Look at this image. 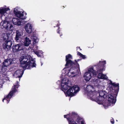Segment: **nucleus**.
Here are the masks:
<instances>
[{
  "instance_id": "f257e3e1",
  "label": "nucleus",
  "mask_w": 124,
  "mask_h": 124,
  "mask_svg": "<svg viewBox=\"0 0 124 124\" xmlns=\"http://www.w3.org/2000/svg\"><path fill=\"white\" fill-rule=\"evenodd\" d=\"M66 64L65 65V67L64 68L62 71V76L61 78H63L66 76H68L69 77H72L76 76L77 74L76 73L75 67H73V66H76L78 68L77 70L78 75H80L81 73L80 70L79 66L77 62L79 61L80 59H78L77 61L75 60V62L74 63L70 59H72L71 55L70 54H68L66 56Z\"/></svg>"
},
{
  "instance_id": "f03ea898",
  "label": "nucleus",
  "mask_w": 124,
  "mask_h": 124,
  "mask_svg": "<svg viewBox=\"0 0 124 124\" xmlns=\"http://www.w3.org/2000/svg\"><path fill=\"white\" fill-rule=\"evenodd\" d=\"M57 83L58 85H61L62 90L64 92L66 96H73L80 90L79 87L77 85H75L70 86L69 80L66 78H63L61 82L58 81Z\"/></svg>"
},
{
  "instance_id": "7ed1b4c3",
  "label": "nucleus",
  "mask_w": 124,
  "mask_h": 124,
  "mask_svg": "<svg viewBox=\"0 0 124 124\" xmlns=\"http://www.w3.org/2000/svg\"><path fill=\"white\" fill-rule=\"evenodd\" d=\"M108 87L106 91L102 90L100 91H99L98 93L97 92H95V98L97 99V98L98 100L102 103L101 104L98 103L99 104H103L104 98L106 97V95L108 93H112L115 91V90L114 89L115 87L117 86L118 88H119V84L118 83L115 84V83H113L110 80H108Z\"/></svg>"
},
{
  "instance_id": "20e7f679",
  "label": "nucleus",
  "mask_w": 124,
  "mask_h": 124,
  "mask_svg": "<svg viewBox=\"0 0 124 124\" xmlns=\"http://www.w3.org/2000/svg\"><path fill=\"white\" fill-rule=\"evenodd\" d=\"M19 60L21 65L23 69H30L32 68L36 67V64L35 59L30 55H27L21 56Z\"/></svg>"
},
{
  "instance_id": "39448f33",
  "label": "nucleus",
  "mask_w": 124,
  "mask_h": 124,
  "mask_svg": "<svg viewBox=\"0 0 124 124\" xmlns=\"http://www.w3.org/2000/svg\"><path fill=\"white\" fill-rule=\"evenodd\" d=\"M31 40L29 38L26 37L24 40V45L21 43H19L14 45L12 47L13 51L14 53L24 52L26 50L24 46H28L31 43Z\"/></svg>"
},
{
  "instance_id": "423d86ee",
  "label": "nucleus",
  "mask_w": 124,
  "mask_h": 124,
  "mask_svg": "<svg viewBox=\"0 0 124 124\" xmlns=\"http://www.w3.org/2000/svg\"><path fill=\"white\" fill-rule=\"evenodd\" d=\"M84 87H86L85 89V92L87 95L88 98L92 101H96L98 103L100 104L102 103V102H100L98 100L97 98V99L95 98V93L96 92L93 86L90 85H85Z\"/></svg>"
},
{
  "instance_id": "0eeeda50",
  "label": "nucleus",
  "mask_w": 124,
  "mask_h": 124,
  "mask_svg": "<svg viewBox=\"0 0 124 124\" xmlns=\"http://www.w3.org/2000/svg\"><path fill=\"white\" fill-rule=\"evenodd\" d=\"M115 91H115L112 93L108 94V102L107 101L103 102V104L105 109H107L108 106L114 105L116 103V97L117 94Z\"/></svg>"
},
{
  "instance_id": "6e6552de",
  "label": "nucleus",
  "mask_w": 124,
  "mask_h": 124,
  "mask_svg": "<svg viewBox=\"0 0 124 124\" xmlns=\"http://www.w3.org/2000/svg\"><path fill=\"white\" fill-rule=\"evenodd\" d=\"M18 86V82H17L16 85H14V86L12 87L11 91L8 94L3 100V101L6 103H8L11 98L17 92V90Z\"/></svg>"
},
{
  "instance_id": "1a4fd4ad",
  "label": "nucleus",
  "mask_w": 124,
  "mask_h": 124,
  "mask_svg": "<svg viewBox=\"0 0 124 124\" xmlns=\"http://www.w3.org/2000/svg\"><path fill=\"white\" fill-rule=\"evenodd\" d=\"M99 72V71H98ZM100 72V73H99L98 75V78L97 79H93V81L94 82V83L96 84L95 85V86H97L98 88H99L100 89H102V88L104 87L103 86L101 85V81L100 80V79H103L104 80H108V77L107 76L106 74H104L101 73V72Z\"/></svg>"
},
{
  "instance_id": "9d476101",
  "label": "nucleus",
  "mask_w": 124,
  "mask_h": 124,
  "mask_svg": "<svg viewBox=\"0 0 124 124\" xmlns=\"http://www.w3.org/2000/svg\"><path fill=\"white\" fill-rule=\"evenodd\" d=\"M106 64L105 60H101L99 61L98 64L96 65V70L97 71L101 72L105 70V65Z\"/></svg>"
},
{
  "instance_id": "9b49d317",
  "label": "nucleus",
  "mask_w": 124,
  "mask_h": 124,
  "mask_svg": "<svg viewBox=\"0 0 124 124\" xmlns=\"http://www.w3.org/2000/svg\"><path fill=\"white\" fill-rule=\"evenodd\" d=\"M10 9L9 7H7L6 6H4L3 7L0 8V14L1 16H4L6 17L9 16V14L7 12L10 10Z\"/></svg>"
},
{
  "instance_id": "f8f14e48",
  "label": "nucleus",
  "mask_w": 124,
  "mask_h": 124,
  "mask_svg": "<svg viewBox=\"0 0 124 124\" xmlns=\"http://www.w3.org/2000/svg\"><path fill=\"white\" fill-rule=\"evenodd\" d=\"M23 32L20 30H17L16 31L15 39L17 42H20L23 38Z\"/></svg>"
},
{
  "instance_id": "ddd939ff",
  "label": "nucleus",
  "mask_w": 124,
  "mask_h": 124,
  "mask_svg": "<svg viewBox=\"0 0 124 124\" xmlns=\"http://www.w3.org/2000/svg\"><path fill=\"white\" fill-rule=\"evenodd\" d=\"M12 42L11 39L6 41L3 45V48L6 51L10 50Z\"/></svg>"
},
{
  "instance_id": "4468645a",
  "label": "nucleus",
  "mask_w": 124,
  "mask_h": 124,
  "mask_svg": "<svg viewBox=\"0 0 124 124\" xmlns=\"http://www.w3.org/2000/svg\"><path fill=\"white\" fill-rule=\"evenodd\" d=\"M12 22L14 24L18 26L23 25L26 23L25 21L15 18L12 19Z\"/></svg>"
},
{
  "instance_id": "2eb2a0df",
  "label": "nucleus",
  "mask_w": 124,
  "mask_h": 124,
  "mask_svg": "<svg viewBox=\"0 0 124 124\" xmlns=\"http://www.w3.org/2000/svg\"><path fill=\"white\" fill-rule=\"evenodd\" d=\"M32 25L31 23H29L26 24L24 26V29L25 31L28 33H31Z\"/></svg>"
},
{
  "instance_id": "dca6fc26",
  "label": "nucleus",
  "mask_w": 124,
  "mask_h": 124,
  "mask_svg": "<svg viewBox=\"0 0 124 124\" xmlns=\"http://www.w3.org/2000/svg\"><path fill=\"white\" fill-rule=\"evenodd\" d=\"M96 66H93L91 67H89L88 68L87 71L86 72H88L91 73H92L93 75L94 76H96L98 74V71H96L95 70H94L95 68H96Z\"/></svg>"
},
{
  "instance_id": "f3484780",
  "label": "nucleus",
  "mask_w": 124,
  "mask_h": 124,
  "mask_svg": "<svg viewBox=\"0 0 124 124\" xmlns=\"http://www.w3.org/2000/svg\"><path fill=\"white\" fill-rule=\"evenodd\" d=\"M23 72V70H18L15 71L13 75L16 78H20L22 76Z\"/></svg>"
},
{
  "instance_id": "a211bd4d",
  "label": "nucleus",
  "mask_w": 124,
  "mask_h": 124,
  "mask_svg": "<svg viewBox=\"0 0 124 124\" xmlns=\"http://www.w3.org/2000/svg\"><path fill=\"white\" fill-rule=\"evenodd\" d=\"M83 77L86 81H89L92 78V74L91 73L86 71L84 74Z\"/></svg>"
},
{
  "instance_id": "6ab92c4d",
  "label": "nucleus",
  "mask_w": 124,
  "mask_h": 124,
  "mask_svg": "<svg viewBox=\"0 0 124 124\" xmlns=\"http://www.w3.org/2000/svg\"><path fill=\"white\" fill-rule=\"evenodd\" d=\"M14 59H8L5 60L3 63L4 67H7L13 63Z\"/></svg>"
},
{
  "instance_id": "aec40b11",
  "label": "nucleus",
  "mask_w": 124,
  "mask_h": 124,
  "mask_svg": "<svg viewBox=\"0 0 124 124\" xmlns=\"http://www.w3.org/2000/svg\"><path fill=\"white\" fill-rule=\"evenodd\" d=\"M23 13V11H20L16 14L15 16L19 19L24 21V19L26 18V17L24 16Z\"/></svg>"
},
{
  "instance_id": "412c9836",
  "label": "nucleus",
  "mask_w": 124,
  "mask_h": 124,
  "mask_svg": "<svg viewBox=\"0 0 124 124\" xmlns=\"http://www.w3.org/2000/svg\"><path fill=\"white\" fill-rule=\"evenodd\" d=\"M2 36L4 40L6 41L11 39V37L10 34L8 33H3L2 34Z\"/></svg>"
},
{
  "instance_id": "4be33fe9",
  "label": "nucleus",
  "mask_w": 124,
  "mask_h": 124,
  "mask_svg": "<svg viewBox=\"0 0 124 124\" xmlns=\"http://www.w3.org/2000/svg\"><path fill=\"white\" fill-rule=\"evenodd\" d=\"M10 23L9 21L4 20L1 22V24L3 27L5 29Z\"/></svg>"
},
{
  "instance_id": "5701e85b",
  "label": "nucleus",
  "mask_w": 124,
  "mask_h": 124,
  "mask_svg": "<svg viewBox=\"0 0 124 124\" xmlns=\"http://www.w3.org/2000/svg\"><path fill=\"white\" fill-rule=\"evenodd\" d=\"M34 53L36 54L38 57H41L43 55V53L41 50H33Z\"/></svg>"
},
{
  "instance_id": "b1692460",
  "label": "nucleus",
  "mask_w": 124,
  "mask_h": 124,
  "mask_svg": "<svg viewBox=\"0 0 124 124\" xmlns=\"http://www.w3.org/2000/svg\"><path fill=\"white\" fill-rule=\"evenodd\" d=\"M31 39L33 41V44H35L38 43L39 41V39L37 36H31Z\"/></svg>"
},
{
  "instance_id": "393cba45",
  "label": "nucleus",
  "mask_w": 124,
  "mask_h": 124,
  "mask_svg": "<svg viewBox=\"0 0 124 124\" xmlns=\"http://www.w3.org/2000/svg\"><path fill=\"white\" fill-rule=\"evenodd\" d=\"M5 29L7 31H12L14 30V27L12 24L10 23Z\"/></svg>"
},
{
  "instance_id": "a878e982",
  "label": "nucleus",
  "mask_w": 124,
  "mask_h": 124,
  "mask_svg": "<svg viewBox=\"0 0 124 124\" xmlns=\"http://www.w3.org/2000/svg\"><path fill=\"white\" fill-rule=\"evenodd\" d=\"M81 50V49L80 48V47H77V50L78 51L77 54L80 57H82L83 59H84L86 58L85 56L84 55H83L81 53L78 52V51Z\"/></svg>"
},
{
  "instance_id": "bb28decb",
  "label": "nucleus",
  "mask_w": 124,
  "mask_h": 124,
  "mask_svg": "<svg viewBox=\"0 0 124 124\" xmlns=\"http://www.w3.org/2000/svg\"><path fill=\"white\" fill-rule=\"evenodd\" d=\"M13 9L15 15L16 14L18 13L20 11L19 10V8L18 7H16L14 8H13Z\"/></svg>"
},
{
  "instance_id": "cd10ccee",
  "label": "nucleus",
  "mask_w": 124,
  "mask_h": 124,
  "mask_svg": "<svg viewBox=\"0 0 124 124\" xmlns=\"http://www.w3.org/2000/svg\"><path fill=\"white\" fill-rule=\"evenodd\" d=\"M77 120V121L80 124H85L84 121L82 119H80L78 117Z\"/></svg>"
},
{
  "instance_id": "c85d7f7f",
  "label": "nucleus",
  "mask_w": 124,
  "mask_h": 124,
  "mask_svg": "<svg viewBox=\"0 0 124 124\" xmlns=\"http://www.w3.org/2000/svg\"><path fill=\"white\" fill-rule=\"evenodd\" d=\"M2 71L3 73H5L7 71V69L6 68H5L4 67H2Z\"/></svg>"
},
{
  "instance_id": "c756f323",
  "label": "nucleus",
  "mask_w": 124,
  "mask_h": 124,
  "mask_svg": "<svg viewBox=\"0 0 124 124\" xmlns=\"http://www.w3.org/2000/svg\"><path fill=\"white\" fill-rule=\"evenodd\" d=\"M59 29L58 30H57V32L58 33L60 34V36H62V34L61 33V32L60 31V30H59Z\"/></svg>"
},
{
  "instance_id": "7c9ffc66",
  "label": "nucleus",
  "mask_w": 124,
  "mask_h": 124,
  "mask_svg": "<svg viewBox=\"0 0 124 124\" xmlns=\"http://www.w3.org/2000/svg\"><path fill=\"white\" fill-rule=\"evenodd\" d=\"M110 122L112 124H113L114 123V120L113 118H111L110 120Z\"/></svg>"
},
{
  "instance_id": "2f4dec72",
  "label": "nucleus",
  "mask_w": 124,
  "mask_h": 124,
  "mask_svg": "<svg viewBox=\"0 0 124 124\" xmlns=\"http://www.w3.org/2000/svg\"><path fill=\"white\" fill-rule=\"evenodd\" d=\"M3 83L0 84V88H2L3 87Z\"/></svg>"
},
{
  "instance_id": "473e14b6",
  "label": "nucleus",
  "mask_w": 124,
  "mask_h": 124,
  "mask_svg": "<svg viewBox=\"0 0 124 124\" xmlns=\"http://www.w3.org/2000/svg\"><path fill=\"white\" fill-rule=\"evenodd\" d=\"M38 46H36V48L37 49L38 48Z\"/></svg>"
},
{
  "instance_id": "72a5a7b5",
  "label": "nucleus",
  "mask_w": 124,
  "mask_h": 124,
  "mask_svg": "<svg viewBox=\"0 0 124 124\" xmlns=\"http://www.w3.org/2000/svg\"><path fill=\"white\" fill-rule=\"evenodd\" d=\"M1 77H0V79H1Z\"/></svg>"
}]
</instances>
